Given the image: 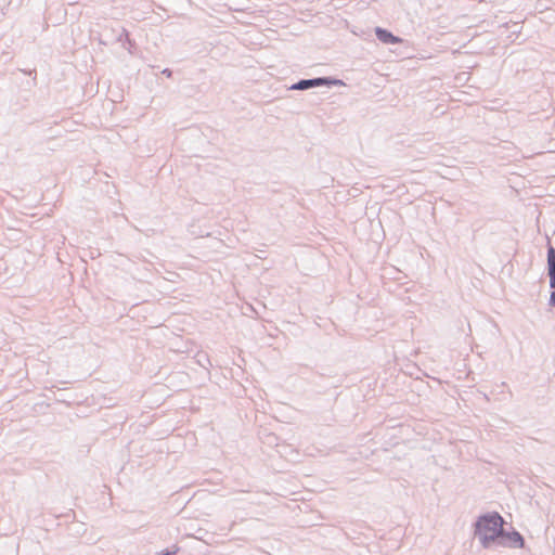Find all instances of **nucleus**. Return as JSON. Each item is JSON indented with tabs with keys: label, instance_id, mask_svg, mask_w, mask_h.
<instances>
[{
	"label": "nucleus",
	"instance_id": "obj_1",
	"mask_svg": "<svg viewBox=\"0 0 555 555\" xmlns=\"http://www.w3.org/2000/svg\"><path fill=\"white\" fill-rule=\"evenodd\" d=\"M504 519L498 512L480 515L474 525V534L482 547L489 548L502 539Z\"/></svg>",
	"mask_w": 555,
	"mask_h": 555
},
{
	"label": "nucleus",
	"instance_id": "obj_2",
	"mask_svg": "<svg viewBox=\"0 0 555 555\" xmlns=\"http://www.w3.org/2000/svg\"><path fill=\"white\" fill-rule=\"evenodd\" d=\"M344 82L340 79L334 77H314L310 79H300L297 82L293 83L289 87V90H309L312 88L319 87H327L331 88L333 86H343Z\"/></svg>",
	"mask_w": 555,
	"mask_h": 555
},
{
	"label": "nucleus",
	"instance_id": "obj_3",
	"mask_svg": "<svg viewBox=\"0 0 555 555\" xmlns=\"http://www.w3.org/2000/svg\"><path fill=\"white\" fill-rule=\"evenodd\" d=\"M498 544L514 548H522L525 546V539L517 530L513 529L511 532H507L503 528L502 539L499 540Z\"/></svg>",
	"mask_w": 555,
	"mask_h": 555
},
{
	"label": "nucleus",
	"instance_id": "obj_4",
	"mask_svg": "<svg viewBox=\"0 0 555 555\" xmlns=\"http://www.w3.org/2000/svg\"><path fill=\"white\" fill-rule=\"evenodd\" d=\"M376 38L385 44H396L403 42V39L395 36L391 31L383 27L375 28Z\"/></svg>",
	"mask_w": 555,
	"mask_h": 555
},
{
	"label": "nucleus",
	"instance_id": "obj_5",
	"mask_svg": "<svg viewBox=\"0 0 555 555\" xmlns=\"http://www.w3.org/2000/svg\"><path fill=\"white\" fill-rule=\"evenodd\" d=\"M547 275L550 287L555 288V248L552 245L547 248Z\"/></svg>",
	"mask_w": 555,
	"mask_h": 555
},
{
	"label": "nucleus",
	"instance_id": "obj_6",
	"mask_svg": "<svg viewBox=\"0 0 555 555\" xmlns=\"http://www.w3.org/2000/svg\"><path fill=\"white\" fill-rule=\"evenodd\" d=\"M116 40L118 42H121L122 43V47L126 48V43H130L131 42V39L129 37V33L127 29L125 28H121Z\"/></svg>",
	"mask_w": 555,
	"mask_h": 555
},
{
	"label": "nucleus",
	"instance_id": "obj_7",
	"mask_svg": "<svg viewBox=\"0 0 555 555\" xmlns=\"http://www.w3.org/2000/svg\"><path fill=\"white\" fill-rule=\"evenodd\" d=\"M179 550H180L179 546L175 544L169 548L163 550L162 552L157 553L156 555H177Z\"/></svg>",
	"mask_w": 555,
	"mask_h": 555
},
{
	"label": "nucleus",
	"instance_id": "obj_8",
	"mask_svg": "<svg viewBox=\"0 0 555 555\" xmlns=\"http://www.w3.org/2000/svg\"><path fill=\"white\" fill-rule=\"evenodd\" d=\"M548 305L551 307L555 306V288H554V291L550 295Z\"/></svg>",
	"mask_w": 555,
	"mask_h": 555
},
{
	"label": "nucleus",
	"instance_id": "obj_9",
	"mask_svg": "<svg viewBox=\"0 0 555 555\" xmlns=\"http://www.w3.org/2000/svg\"><path fill=\"white\" fill-rule=\"evenodd\" d=\"M162 74L165 75L167 78H170L172 76V70L169 68H165L162 70Z\"/></svg>",
	"mask_w": 555,
	"mask_h": 555
},
{
	"label": "nucleus",
	"instance_id": "obj_10",
	"mask_svg": "<svg viewBox=\"0 0 555 555\" xmlns=\"http://www.w3.org/2000/svg\"><path fill=\"white\" fill-rule=\"evenodd\" d=\"M128 47H126L128 49L129 52H131V48L134 46V42L131 40L130 43H127Z\"/></svg>",
	"mask_w": 555,
	"mask_h": 555
}]
</instances>
